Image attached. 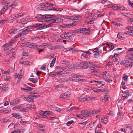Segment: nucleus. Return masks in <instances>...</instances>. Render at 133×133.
I'll return each mask as SVG.
<instances>
[{
    "mask_svg": "<svg viewBox=\"0 0 133 133\" xmlns=\"http://www.w3.org/2000/svg\"><path fill=\"white\" fill-rule=\"evenodd\" d=\"M95 19V18L94 17H93L92 18H91V20H90V21H89L88 22V24H90L91 23H92V22Z\"/></svg>",
    "mask_w": 133,
    "mask_h": 133,
    "instance_id": "46",
    "label": "nucleus"
},
{
    "mask_svg": "<svg viewBox=\"0 0 133 133\" xmlns=\"http://www.w3.org/2000/svg\"><path fill=\"white\" fill-rule=\"evenodd\" d=\"M117 38L123 40L124 38V36L121 33H119L117 35Z\"/></svg>",
    "mask_w": 133,
    "mask_h": 133,
    "instance_id": "24",
    "label": "nucleus"
},
{
    "mask_svg": "<svg viewBox=\"0 0 133 133\" xmlns=\"http://www.w3.org/2000/svg\"><path fill=\"white\" fill-rule=\"evenodd\" d=\"M56 61V58H54L50 64V67L51 68L55 64Z\"/></svg>",
    "mask_w": 133,
    "mask_h": 133,
    "instance_id": "28",
    "label": "nucleus"
},
{
    "mask_svg": "<svg viewBox=\"0 0 133 133\" xmlns=\"http://www.w3.org/2000/svg\"><path fill=\"white\" fill-rule=\"evenodd\" d=\"M73 35V33L69 32H65V39H66L72 37Z\"/></svg>",
    "mask_w": 133,
    "mask_h": 133,
    "instance_id": "12",
    "label": "nucleus"
},
{
    "mask_svg": "<svg viewBox=\"0 0 133 133\" xmlns=\"http://www.w3.org/2000/svg\"><path fill=\"white\" fill-rule=\"evenodd\" d=\"M54 4L50 2H46L45 3H42L40 4V5H38V7H40L42 8L43 7H48L50 6H53Z\"/></svg>",
    "mask_w": 133,
    "mask_h": 133,
    "instance_id": "6",
    "label": "nucleus"
},
{
    "mask_svg": "<svg viewBox=\"0 0 133 133\" xmlns=\"http://www.w3.org/2000/svg\"><path fill=\"white\" fill-rule=\"evenodd\" d=\"M79 109V108H76L75 107H72L69 109L67 110V111L69 112L70 111H72L73 110H78Z\"/></svg>",
    "mask_w": 133,
    "mask_h": 133,
    "instance_id": "29",
    "label": "nucleus"
},
{
    "mask_svg": "<svg viewBox=\"0 0 133 133\" xmlns=\"http://www.w3.org/2000/svg\"><path fill=\"white\" fill-rule=\"evenodd\" d=\"M127 52L130 55H131L130 58L132 59L133 58V48H130L129 50L127 51Z\"/></svg>",
    "mask_w": 133,
    "mask_h": 133,
    "instance_id": "17",
    "label": "nucleus"
},
{
    "mask_svg": "<svg viewBox=\"0 0 133 133\" xmlns=\"http://www.w3.org/2000/svg\"><path fill=\"white\" fill-rule=\"evenodd\" d=\"M27 107L28 108L30 109H34L35 108V106L29 104H28L27 105Z\"/></svg>",
    "mask_w": 133,
    "mask_h": 133,
    "instance_id": "36",
    "label": "nucleus"
},
{
    "mask_svg": "<svg viewBox=\"0 0 133 133\" xmlns=\"http://www.w3.org/2000/svg\"><path fill=\"white\" fill-rule=\"evenodd\" d=\"M54 58V55H50L48 56H46V58Z\"/></svg>",
    "mask_w": 133,
    "mask_h": 133,
    "instance_id": "60",
    "label": "nucleus"
},
{
    "mask_svg": "<svg viewBox=\"0 0 133 133\" xmlns=\"http://www.w3.org/2000/svg\"><path fill=\"white\" fill-rule=\"evenodd\" d=\"M56 72H51L48 74V75L49 76L52 77H55L56 75Z\"/></svg>",
    "mask_w": 133,
    "mask_h": 133,
    "instance_id": "27",
    "label": "nucleus"
},
{
    "mask_svg": "<svg viewBox=\"0 0 133 133\" xmlns=\"http://www.w3.org/2000/svg\"><path fill=\"white\" fill-rule=\"evenodd\" d=\"M24 14V13H21L18 14H17L16 15H12L11 16V17L14 19H17V18L22 16Z\"/></svg>",
    "mask_w": 133,
    "mask_h": 133,
    "instance_id": "13",
    "label": "nucleus"
},
{
    "mask_svg": "<svg viewBox=\"0 0 133 133\" xmlns=\"http://www.w3.org/2000/svg\"><path fill=\"white\" fill-rule=\"evenodd\" d=\"M3 122H9L10 121V120L9 119H6L5 118H4L3 119Z\"/></svg>",
    "mask_w": 133,
    "mask_h": 133,
    "instance_id": "51",
    "label": "nucleus"
},
{
    "mask_svg": "<svg viewBox=\"0 0 133 133\" xmlns=\"http://www.w3.org/2000/svg\"><path fill=\"white\" fill-rule=\"evenodd\" d=\"M49 109H50L54 111H61V109L60 108L55 106L50 105L49 106Z\"/></svg>",
    "mask_w": 133,
    "mask_h": 133,
    "instance_id": "8",
    "label": "nucleus"
},
{
    "mask_svg": "<svg viewBox=\"0 0 133 133\" xmlns=\"http://www.w3.org/2000/svg\"><path fill=\"white\" fill-rule=\"evenodd\" d=\"M41 68L44 70H45L46 69V66L45 65H43L41 67Z\"/></svg>",
    "mask_w": 133,
    "mask_h": 133,
    "instance_id": "57",
    "label": "nucleus"
},
{
    "mask_svg": "<svg viewBox=\"0 0 133 133\" xmlns=\"http://www.w3.org/2000/svg\"><path fill=\"white\" fill-rule=\"evenodd\" d=\"M64 68L61 66H57L55 68V69L56 70H63Z\"/></svg>",
    "mask_w": 133,
    "mask_h": 133,
    "instance_id": "39",
    "label": "nucleus"
},
{
    "mask_svg": "<svg viewBox=\"0 0 133 133\" xmlns=\"http://www.w3.org/2000/svg\"><path fill=\"white\" fill-rule=\"evenodd\" d=\"M82 30H83L82 29V28H80L77 29V30L75 31V32H79L81 33L82 32H83Z\"/></svg>",
    "mask_w": 133,
    "mask_h": 133,
    "instance_id": "52",
    "label": "nucleus"
},
{
    "mask_svg": "<svg viewBox=\"0 0 133 133\" xmlns=\"http://www.w3.org/2000/svg\"><path fill=\"white\" fill-rule=\"evenodd\" d=\"M125 8L124 6H120L119 10L122 11H123L125 10Z\"/></svg>",
    "mask_w": 133,
    "mask_h": 133,
    "instance_id": "55",
    "label": "nucleus"
},
{
    "mask_svg": "<svg viewBox=\"0 0 133 133\" xmlns=\"http://www.w3.org/2000/svg\"><path fill=\"white\" fill-rule=\"evenodd\" d=\"M106 45L109 46V47H110V51L113 50L114 48V46L113 44L111 43H106Z\"/></svg>",
    "mask_w": 133,
    "mask_h": 133,
    "instance_id": "20",
    "label": "nucleus"
},
{
    "mask_svg": "<svg viewBox=\"0 0 133 133\" xmlns=\"http://www.w3.org/2000/svg\"><path fill=\"white\" fill-rule=\"evenodd\" d=\"M27 101L30 102L34 101V99L32 96H30L27 97Z\"/></svg>",
    "mask_w": 133,
    "mask_h": 133,
    "instance_id": "30",
    "label": "nucleus"
},
{
    "mask_svg": "<svg viewBox=\"0 0 133 133\" xmlns=\"http://www.w3.org/2000/svg\"><path fill=\"white\" fill-rule=\"evenodd\" d=\"M123 78L125 81H127L128 76L126 75H124L123 76Z\"/></svg>",
    "mask_w": 133,
    "mask_h": 133,
    "instance_id": "43",
    "label": "nucleus"
},
{
    "mask_svg": "<svg viewBox=\"0 0 133 133\" xmlns=\"http://www.w3.org/2000/svg\"><path fill=\"white\" fill-rule=\"evenodd\" d=\"M37 19V20L39 22H46L50 21L53 23L58 22V20L59 18L54 15H39L35 17Z\"/></svg>",
    "mask_w": 133,
    "mask_h": 133,
    "instance_id": "1",
    "label": "nucleus"
},
{
    "mask_svg": "<svg viewBox=\"0 0 133 133\" xmlns=\"http://www.w3.org/2000/svg\"><path fill=\"white\" fill-rule=\"evenodd\" d=\"M20 100L19 98H17L11 101L10 103V105L18 104Z\"/></svg>",
    "mask_w": 133,
    "mask_h": 133,
    "instance_id": "9",
    "label": "nucleus"
},
{
    "mask_svg": "<svg viewBox=\"0 0 133 133\" xmlns=\"http://www.w3.org/2000/svg\"><path fill=\"white\" fill-rule=\"evenodd\" d=\"M50 111H47L44 112L41 114V116L42 118H45L48 116L49 115Z\"/></svg>",
    "mask_w": 133,
    "mask_h": 133,
    "instance_id": "11",
    "label": "nucleus"
},
{
    "mask_svg": "<svg viewBox=\"0 0 133 133\" xmlns=\"http://www.w3.org/2000/svg\"><path fill=\"white\" fill-rule=\"evenodd\" d=\"M91 53L89 51L85 52L82 54V56L83 57H87L90 55Z\"/></svg>",
    "mask_w": 133,
    "mask_h": 133,
    "instance_id": "22",
    "label": "nucleus"
},
{
    "mask_svg": "<svg viewBox=\"0 0 133 133\" xmlns=\"http://www.w3.org/2000/svg\"><path fill=\"white\" fill-rule=\"evenodd\" d=\"M76 25V24L74 23H73L72 24H64L63 25H62V27L63 28H71L73 26H75Z\"/></svg>",
    "mask_w": 133,
    "mask_h": 133,
    "instance_id": "10",
    "label": "nucleus"
},
{
    "mask_svg": "<svg viewBox=\"0 0 133 133\" xmlns=\"http://www.w3.org/2000/svg\"><path fill=\"white\" fill-rule=\"evenodd\" d=\"M128 4L129 5L133 7V3L130 1H128Z\"/></svg>",
    "mask_w": 133,
    "mask_h": 133,
    "instance_id": "63",
    "label": "nucleus"
},
{
    "mask_svg": "<svg viewBox=\"0 0 133 133\" xmlns=\"http://www.w3.org/2000/svg\"><path fill=\"white\" fill-rule=\"evenodd\" d=\"M74 121L72 120L70 121L67 122L66 123V125L67 126H70L73 123Z\"/></svg>",
    "mask_w": 133,
    "mask_h": 133,
    "instance_id": "37",
    "label": "nucleus"
},
{
    "mask_svg": "<svg viewBox=\"0 0 133 133\" xmlns=\"http://www.w3.org/2000/svg\"><path fill=\"white\" fill-rule=\"evenodd\" d=\"M99 111L100 110H91L89 112L93 113L94 114H96L99 112Z\"/></svg>",
    "mask_w": 133,
    "mask_h": 133,
    "instance_id": "33",
    "label": "nucleus"
},
{
    "mask_svg": "<svg viewBox=\"0 0 133 133\" xmlns=\"http://www.w3.org/2000/svg\"><path fill=\"white\" fill-rule=\"evenodd\" d=\"M79 64L81 65H82L83 66L81 67L82 68L84 69L88 68L89 67H88V65H94L95 66V65L93 63L90 62H83L80 63Z\"/></svg>",
    "mask_w": 133,
    "mask_h": 133,
    "instance_id": "4",
    "label": "nucleus"
},
{
    "mask_svg": "<svg viewBox=\"0 0 133 133\" xmlns=\"http://www.w3.org/2000/svg\"><path fill=\"white\" fill-rule=\"evenodd\" d=\"M37 128H42L43 127V125L41 124H37L36 126Z\"/></svg>",
    "mask_w": 133,
    "mask_h": 133,
    "instance_id": "48",
    "label": "nucleus"
},
{
    "mask_svg": "<svg viewBox=\"0 0 133 133\" xmlns=\"http://www.w3.org/2000/svg\"><path fill=\"white\" fill-rule=\"evenodd\" d=\"M69 96L68 94H66L65 93H62L60 95L61 97L64 98L67 97Z\"/></svg>",
    "mask_w": 133,
    "mask_h": 133,
    "instance_id": "25",
    "label": "nucleus"
},
{
    "mask_svg": "<svg viewBox=\"0 0 133 133\" xmlns=\"http://www.w3.org/2000/svg\"><path fill=\"white\" fill-rule=\"evenodd\" d=\"M119 7L120 6H118L116 5H114L112 6V9L115 10H119Z\"/></svg>",
    "mask_w": 133,
    "mask_h": 133,
    "instance_id": "26",
    "label": "nucleus"
},
{
    "mask_svg": "<svg viewBox=\"0 0 133 133\" xmlns=\"http://www.w3.org/2000/svg\"><path fill=\"white\" fill-rule=\"evenodd\" d=\"M68 78H60L59 81L62 82H66L68 81Z\"/></svg>",
    "mask_w": 133,
    "mask_h": 133,
    "instance_id": "31",
    "label": "nucleus"
},
{
    "mask_svg": "<svg viewBox=\"0 0 133 133\" xmlns=\"http://www.w3.org/2000/svg\"><path fill=\"white\" fill-rule=\"evenodd\" d=\"M26 90L28 91L29 90V91H31L33 90V88H31V87H26Z\"/></svg>",
    "mask_w": 133,
    "mask_h": 133,
    "instance_id": "58",
    "label": "nucleus"
},
{
    "mask_svg": "<svg viewBox=\"0 0 133 133\" xmlns=\"http://www.w3.org/2000/svg\"><path fill=\"white\" fill-rule=\"evenodd\" d=\"M20 131L18 130H17L15 131H12L11 133H20Z\"/></svg>",
    "mask_w": 133,
    "mask_h": 133,
    "instance_id": "64",
    "label": "nucleus"
},
{
    "mask_svg": "<svg viewBox=\"0 0 133 133\" xmlns=\"http://www.w3.org/2000/svg\"><path fill=\"white\" fill-rule=\"evenodd\" d=\"M82 30L83 32H84L87 31H89L90 30V29L88 28V29H87L86 28H82Z\"/></svg>",
    "mask_w": 133,
    "mask_h": 133,
    "instance_id": "47",
    "label": "nucleus"
},
{
    "mask_svg": "<svg viewBox=\"0 0 133 133\" xmlns=\"http://www.w3.org/2000/svg\"><path fill=\"white\" fill-rule=\"evenodd\" d=\"M29 80L34 83H36L38 82V79H37L35 78H29Z\"/></svg>",
    "mask_w": 133,
    "mask_h": 133,
    "instance_id": "23",
    "label": "nucleus"
},
{
    "mask_svg": "<svg viewBox=\"0 0 133 133\" xmlns=\"http://www.w3.org/2000/svg\"><path fill=\"white\" fill-rule=\"evenodd\" d=\"M29 63V62L27 61H24L21 63V64H23L24 65H28Z\"/></svg>",
    "mask_w": 133,
    "mask_h": 133,
    "instance_id": "45",
    "label": "nucleus"
},
{
    "mask_svg": "<svg viewBox=\"0 0 133 133\" xmlns=\"http://www.w3.org/2000/svg\"><path fill=\"white\" fill-rule=\"evenodd\" d=\"M87 97H84L83 96H81L79 97L78 100L79 101H87Z\"/></svg>",
    "mask_w": 133,
    "mask_h": 133,
    "instance_id": "19",
    "label": "nucleus"
},
{
    "mask_svg": "<svg viewBox=\"0 0 133 133\" xmlns=\"http://www.w3.org/2000/svg\"><path fill=\"white\" fill-rule=\"evenodd\" d=\"M122 15L124 16H125L127 17H128V16H129L128 14L127 13H124V12L123 13H122Z\"/></svg>",
    "mask_w": 133,
    "mask_h": 133,
    "instance_id": "62",
    "label": "nucleus"
},
{
    "mask_svg": "<svg viewBox=\"0 0 133 133\" xmlns=\"http://www.w3.org/2000/svg\"><path fill=\"white\" fill-rule=\"evenodd\" d=\"M88 112L87 111V110H85L81 111V114L79 115H77L76 116L79 118H82L84 117H86L89 116V114L88 113Z\"/></svg>",
    "mask_w": 133,
    "mask_h": 133,
    "instance_id": "5",
    "label": "nucleus"
},
{
    "mask_svg": "<svg viewBox=\"0 0 133 133\" xmlns=\"http://www.w3.org/2000/svg\"><path fill=\"white\" fill-rule=\"evenodd\" d=\"M108 114L109 115H111L112 116H115L114 113L112 111H110Z\"/></svg>",
    "mask_w": 133,
    "mask_h": 133,
    "instance_id": "49",
    "label": "nucleus"
},
{
    "mask_svg": "<svg viewBox=\"0 0 133 133\" xmlns=\"http://www.w3.org/2000/svg\"><path fill=\"white\" fill-rule=\"evenodd\" d=\"M10 5L12 8H14L17 5V3L16 2H13V3H10Z\"/></svg>",
    "mask_w": 133,
    "mask_h": 133,
    "instance_id": "34",
    "label": "nucleus"
},
{
    "mask_svg": "<svg viewBox=\"0 0 133 133\" xmlns=\"http://www.w3.org/2000/svg\"><path fill=\"white\" fill-rule=\"evenodd\" d=\"M89 68L90 69L92 70V71H91V72H97V71L95 70H94L95 69L94 67L92 66H90V67H89Z\"/></svg>",
    "mask_w": 133,
    "mask_h": 133,
    "instance_id": "42",
    "label": "nucleus"
},
{
    "mask_svg": "<svg viewBox=\"0 0 133 133\" xmlns=\"http://www.w3.org/2000/svg\"><path fill=\"white\" fill-rule=\"evenodd\" d=\"M68 67L69 69H72L74 68V65L73 64L69 65Z\"/></svg>",
    "mask_w": 133,
    "mask_h": 133,
    "instance_id": "56",
    "label": "nucleus"
},
{
    "mask_svg": "<svg viewBox=\"0 0 133 133\" xmlns=\"http://www.w3.org/2000/svg\"><path fill=\"white\" fill-rule=\"evenodd\" d=\"M130 57H130H129V60H123L122 62V64L124 65V66L127 68L133 66V62L132 61H131V60L133 59V58H130Z\"/></svg>",
    "mask_w": 133,
    "mask_h": 133,
    "instance_id": "2",
    "label": "nucleus"
},
{
    "mask_svg": "<svg viewBox=\"0 0 133 133\" xmlns=\"http://www.w3.org/2000/svg\"><path fill=\"white\" fill-rule=\"evenodd\" d=\"M33 26H33L32 25H31L27 26L25 28L23 29L22 32L19 34L18 35V36L20 37L27 34L29 30V29L34 28L33 27Z\"/></svg>",
    "mask_w": 133,
    "mask_h": 133,
    "instance_id": "3",
    "label": "nucleus"
},
{
    "mask_svg": "<svg viewBox=\"0 0 133 133\" xmlns=\"http://www.w3.org/2000/svg\"><path fill=\"white\" fill-rule=\"evenodd\" d=\"M108 97L107 95H105L104 96L102 97L101 98V99L103 102H105L108 101Z\"/></svg>",
    "mask_w": 133,
    "mask_h": 133,
    "instance_id": "15",
    "label": "nucleus"
},
{
    "mask_svg": "<svg viewBox=\"0 0 133 133\" xmlns=\"http://www.w3.org/2000/svg\"><path fill=\"white\" fill-rule=\"evenodd\" d=\"M94 82H97L98 84H101L102 85H104V82L102 81H95Z\"/></svg>",
    "mask_w": 133,
    "mask_h": 133,
    "instance_id": "38",
    "label": "nucleus"
},
{
    "mask_svg": "<svg viewBox=\"0 0 133 133\" xmlns=\"http://www.w3.org/2000/svg\"><path fill=\"white\" fill-rule=\"evenodd\" d=\"M18 32V30L17 29H12L9 31V32L10 34H15Z\"/></svg>",
    "mask_w": 133,
    "mask_h": 133,
    "instance_id": "16",
    "label": "nucleus"
},
{
    "mask_svg": "<svg viewBox=\"0 0 133 133\" xmlns=\"http://www.w3.org/2000/svg\"><path fill=\"white\" fill-rule=\"evenodd\" d=\"M77 76V75L74 74H71V76L72 77V78H76Z\"/></svg>",
    "mask_w": 133,
    "mask_h": 133,
    "instance_id": "61",
    "label": "nucleus"
},
{
    "mask_svg": "<svg viewBox=\"0 0 133 133\" xmlns=\"http://www.w3.org/2000/svg\"><path fill=\"white\" fill-rule=\"evenodd\" d=\"M31 46L32 48L39 49V45H36L35 44L32 43L31 44Z\"/></svg>",
    "mask_w": 133,
    "mask_h": 133,
    "instance_id": "32",
    "label": "nucleus"
},
{
    "mask_svg": "<svg viewBox=\"0 0 133 133\" xmlns=\"http://www.w3.org/2000/svg\"><path fill=\"white\" fill-rule=\"evenodd\" d=\"M1 90H4L5 91H6L8 90V88L7 87H4V88H1Z\"/></svg>",
    "mask_w": 133,
    "mask_h": 133,
    "instance_id": "53",
    "label": "nucleus"
},
{
    "mask_svg": "<svg viewBox=\"0 0 133 133\" xmlns=\"http://www.w3.org/2000/svg\"><path fill=\"white\" fill-rule=\"evenodd\" d=\"M32 26H34L33 27L34 28L38 26H39L38 28L39 29H42L44 28H45V24L43 23L41 24L38 23L34 24L32 25Z\"/></svg>",
    "mask_w": 133,
    "mask_h": 133,
    "instance_id": "7",
    "label": "nucleus"
},
{
    "mask_svg": "<svg viewBox=\"0 0 133 133\" xmlns=\"http://www.w3.org/2000/svg\"><path fill=\"white\" fill-rule=\"evenodd\" d=\"M10 3L9 2L8 4H5V6H4L3 8L2 9V12H4L5 11L7 10L8 9V5H10Z\"/></svg>",
    "mask_w": 133,
    "mask_h": 133,
    "instance_id": "21",
    "label": "nucleus"
},
{
    "mask_svg": "<svg viewBox=\"0 0 133 133\" xmlns=\"http://www.w3.org/2000/svg\"><path fill=\"white\" fill-rule=\"evenodd\" d=\"M94 52H95V54L101 53L102 52V50H101L100 51H99L98 49L97 48H96L94 50Z\"/></svg>",
    "mask_w": 133,
    "mask_h": 133,
    "instance_id": "35",
    "label": "nucleus"
},
{
    "mask_svg": "<svg viewBox=\"0 0 133 133\" xmlns=\"http://www.w3.org/2000/svg\"><path fill=\"white\" fill-rule=\"evenodd\" d=\"M124 93L126 95L127 97L128 96H130L131 95V94H130V93L129 92H127L124 91Z\"/></svg>",
    "mask_w": 133,
    "mask_h": 133,
    "instance_id": "50",
    "label": "nucleus"
},
{
    "mask_svg": "<svg viewBox=\"0 0 133 133\" xmlns=\"http://www.w3.org/2000/svg\"><path fill=\"white\" fill-rule=\"evenodd\" d=\"M87 101H88L89 100H91L96 99V98L93 97H87Z\"/></svg>",
    "mask_w": 133,
    "mask_h": 133,
    "instance_id": "41",
    "label": "nucleus"
},
{
    "mask_svg": "<svg viewBox=\"0 0 133 133\" xmlns=\"http://www.w3.org/2000/svg\"><path fill=\"white\" fill-rule=\"evenodd\" d=\"M12 115H13V117L17 118L19 119L21 118L20 114L18 113L13 114H12Z\"/></svg>",
    "mask_w": 133,
    "mask_h": 133,
    "instance_id": "18",
    "label": "nucleus"
},
{
    "mask_svg": "<svg viewBox=\"0 0 133 133\" xmlns=\"http://www.w3.org/2000/svg\"><path fill=\"white\" fill-rule=\"evenodd\" d=\"M15 41V40L14 39H11V40H10L9 42V43H8L9 46L11 45L12 42H14Z\"/></svg>",
    "mask_w": 133,
    "mask_h": 133,
    "instance_id": "54",
    "label": "nucleus"
},
{
    "mask_svg": "<svg viewBox=\"0 0 133 133\" xmlns=\"http://www.w3.org/2000/svg\"><path fill=\"white\" fill-rule=\"evenodd\" d=\"M101 90L100 89H96L94 91V92L95 93H98L100 92H101Z\"/></svg>",
    "mask_w": 133,
    "mask_h": 133,
    "instance_id": "59",
    "label": "nucleus"
},
{
    "mask_svg": "<svg viewBox=\"0 0 133 133\" xmlns=\"http://www.w3.org/2000/svg\"><path fill=\"white\" fill-rule=\"evenodd\" d=\"M53 24L52 23H49L48 24H45V28H47L50 27H51L53 25Z\"/></svg>",
    "mask_w": 133,
    "mask_h": 133,
    "instance_id": "44",
    "label": "nucleus"
},
{
    "mask_svg": "<svg viewBox=\"0 0 133 133\" xmlns=\"http://www.w3.org/2000/svg\"><path fill=\"white\" fill-rule=\"evenodd\" d=\"M111 23L113 25H115L116 26H120V24H119L116 22L114 21H112L111 22Z\"/></svg>",
    "mask_w": 133,
    "mask_h": 133,
    "instance_id": "40",
    "label": "nucleus"
},
{
    "mask_svg": "<svg viewBox=\"0 0 133 133\" xmlns=\"http://www.w3.org/2000/svg\"><path fill=\"white\" fill-rule=\"evenodd\" d=\"M108 119L107 116H104L101 119V121L105 124H106L107 122Z\"/></svg>",
    "mask_w": 133,
    "mask_h": 133,
    "instance_id": "14",
    "label": "nucleus"
}]
</instances>
